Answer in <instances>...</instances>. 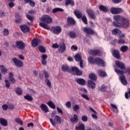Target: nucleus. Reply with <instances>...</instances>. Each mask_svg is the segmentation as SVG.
Instances as JSON below:
<instances>
[{"label": "nucleus", "mask_w": 130, "mask_h": 130, "mask_svg": "<svg viewBox=\"0 0 130 130\" xmlns=\"http://www.w3.org/2000/svg\"><path fill=\"white\" fill-rule=\"evenodd\" d=\"M24 99L26 100H27V101H33V98L32 96L30 95L29 94H26L24 96Z\"/></svg>", "instance_id": "c9c22d12"}, {"label": "nucleus", "mask_w": 130, "mask_h": 130, "mask_svg": "<svg viewBox=\"0 0 130 130\" xmlns=\"http://www.w3.org/2000/svg\"><path fill=\"white\" fill-rule=\"evenodd\" d=\"M0 69L2 74H4V75L8 73V70H7L6 68H5V66H4V65L0 66Z\"/></svg>", "instance_id": "2f4dec72"}, {"label": "nucleus", "mask_w": 130, "mask_h": 130, "mask_svg": "<svg viewBox=\"0 0 130 130\" xmlns=\"http://www.w3.org/2000/svg\"><path fill=\"white\" fill-rule=\"evenodd\" d=\"M40 40L38 39H35L31 42V45L33 47H36L39 44Z\"/></svg>", "instance_id": "412c9836"}, {"label": "nucleus", "mask_w": 130, "mask_h": 130, "mask_svg": "<svg viewBox=\"0 0 130 130\" xmlns=\"http://www.w3.org/2000/svg\"><path fill=\"white\" fill-rule=\"evenodd\" d=\"M75 81L77 84H79V85H81L82 86H84V85L86 84V81L82 78L76 79H75Z\"/></svg>", "instance_id": "a211bd4d"}, {"label": "nucleus", "mask_w": 130, "mask_h": 130, "mask_svg": "<svg viewBox=\"0 0 130 130\" xmlns=\"http://www.w3.org/2000/svg\"><path fill=\"white\" fill-rule=\"evenodd\" d=\"M39 50L42 53H44V52H45V51H46V50L45 49V48H44V47H43V46L39 47Z\"/></svg>", "instance_id": "de8ad7c7"}, {"label": "nucleus", "mask_w": 130, "mask_h": 130, "mask_svg": "<svg viewBox=\"0 0 130 130\" xmlns=\"http://www.w3.org/2000/svg\"><path fill=\"white\" fill-rule=\"evenodd\" d=\"M83 30L86 34H94L95 33V31L89 27H84Z\"/></svg>", "instance_id": "2eb2a0df"}, {"label": "nucleus", "mask_w": 130, "mask_h": 130, "mask_svg": "<svg viewBox=\"0 0 130 130\" xmlns=\"http://www.w3.org/2000/svg\"><path fill=\"white\" fill-rule=\"evenodd\" d=\"M16 46L18 49H20L21 50H23L24 48L25 47V45L24 42L22 41H18L16 43Z\"/></svg>", "instance_id": "1a4fd4ad"}, {"label": "nucleus", "mask_w": 130, "mask_h": 130, "mask_svg": "<svg viewBox=\"0 0 130 130\" xmlns=\"http://www.w3.org/2000/svg\"><path fill=\"white\" fill-rule=\"evenodd\" d=\"M20 28L23 33H27V32H29V31H30V28L26 25H21Z\"/></svg>", "instance_id": "dca6fc26"}, {"label": "nucleus", "mask_w": 130, "mask_h": 130, "mask_svg": "<svg viewBox=\"0 0 130 130\" xmlns=\"http://www.w3.org/2000/svg\"><path fill=\"white\" fill-rule=\"evenodd\" d=\"M2 108H3V110H7V109H8V108H9V107L8 106V105L5 104V105H3L2 106Z\"/></svg>", "instance_id": "052dcab7"}, {"label": "nucleus", "mask_w": 130, "mask_h": 130, "mask_svg": "<svg viewBox=\"0 0 130 130\" xmlns=\"http://www.w3.org/2000/svg\"><path fill=\"white\" fill-rule=\"evenodd\" d=\"M107 87L105 85H102L101 87L99 88V91H102V92H105L106 91Z\"/></svg>", "instance_id": "a18cd8bd"}, {"label": "nucleus", "mask_w": 130, "mask_h": 130, "mask_svg": "<svg viewBox=\"0 0 130 130\" xmlns=\"http://www.w3.org/2000/svg\"><path fill=\"white\" fill-rule=\"evenodd\" d=\"M81 96L82 97H83V98H84V99H85V100H87V101H89V100H90V99L89 98V97H88V95H87L86 94H82Z\"/></svg>", "instance_id": "6e6d98bb"}, {"label": "nucleus", "mask_w": 130, "mask_h": 130, "mask_svg": "<svg viewBox=\"0 0 130 130\" xmlns=\"http://www.w3.org/2000/svg\"><path fill=\"white\" fill-rule=\"evenodd\" d=\"M89 79H90V80H92L93 81H96V80H97V77H96V75H95V74H90L89 76Z\"/></svg>", "instance_id": "a19ab883"}, {"label": "nucleus", "mask_w": 130, "mask_h": 130, "mask_svg": "<svg viewBox=\"0 0 130 130\" xmlns=\"http://www.w3.org/2000/svg\"><path fill=\"white\" fill-rule=\"evenodd\" d=\"M88 61L90 63H97L100 67H104L105 66V62L100 58L94 59L92 57H89L88 58Z\"/></svg>", "instance_id": "7ed1b4c3"}, {"label": "nucleus", "mask_w": 130, "mask_h": 130, "mask_svg": "<svg viewBox=\"0 0 130 130\" xmlns=\"http://www.w3.org/2000/svg\"><path fill=\"white\" fill-rule=\"evenodd\" d=\"M89 53L91 55H101V52L99 50H90Z\"/></svg>", "instance_id": "f3484780"}, {"label": "nucleus", "mask_w": 130, "mask_h": 130, "mask_svg": "<svg viewBox=\"0 0 130 130\" xmlns=\"http://www.w3.org/2000/svg\"><path fill=\"white\" fill-rule=\"evenodd\" d=\"M111 107H112L113 112H115V113H118V109L117 108V106H116V105L114 104H111Z\"/></svg>", "instance_id": "a878e982"}, {"label": "nucleus", "mask_w": 130, "mask_h": 130, "mask_svg": "<svg viewBox=\"0 0 130 130\" xmlns=\"http://www.w3.org/2000/svg\"><path fill=\"white\" fill-rule=\"evenodd\" d=\"M99 9L101 11H102L103 12H108L109 11L108 8L103 5H101L99 7Z\"/></svg>", "instance_id": "7c9ffc66"}, {"label": "nucleus", "mask_w": 130, "mask_h": 130, "mask_svg": "<svg viewBox=\"0 0 130 130\" xmlns=\"http://www.w3.org/2000/svg\"><path fill=\"white\" fill-rule=\"evenodd\" d=\"M122 9L121 8H113L111 9V12L112 14H120L122 13Z\"/></svg>", "instance_id": "4468645a"}, {"label": "nucleus", "mask_w": 130, "mask_h": 130, "mask_svg": "<svg viewBox=\"0 0 130 130\" xmlns=\"http://www.w3.org/2000/svg\"><path fill=\"white\" fill-rule=\"evenodd\" d=\"M13 61L15 63L16 67H18L19 68H21V67H23V62L16 58H13Z\"/></svg>", "instance_id": "9d476101"}, {"label": "nucleus", "mask_w": 130, "mask_h": 130, "mask_svg": "<svg viewBox=\"0 0 130 130\" xmlns=\"http://www.w3.org/2000/svg\"><path fill=\"white\" fill-rule=\"evenodd\" d=\"M87 85L88 87L91 89H95L96 88V84L92 80H88L87 81Z\"/></svg>", "instance_id": "6ab92c4d"}, {"label": "nucleus", "mask_w": 130, "mask_h": 130, "mask_svg": "<svg viewBox=\"0 0 130 130\" xmlns=\"http://www.w3.org/2000/svg\"><path fill=\"white\" fill-rule=\"evenodd\" d=\"M65 105L67 108H71L72 107V103L70 101H68L66 103Z\"/></svg>", "instance_id": "864d4df0"}, {"label": "nucleus", "mask_w": 130, "mask_h": 130, "mask_svg": "<svg viewBox=\"0 0 130 130\" xmlns=\"http://www.w3.org/2000/svg\"><path fill=\"white\" fill-rule=\"evenodd\" d=\"M62 71L63 72H69L70 73L71 69H69V66L67 65H63L62 66Z\"/></svg>", "instance_id": "f704fd0d"}, {"label": "nucleus", "mask_w": 130, "mask_h": 130, "mask_svg": "<svg viewBox=\"0 0 130 130\" xmlns=\"http://www.w3.org/2000/svg\"><path fill=\"white\" fill-rule=\"evenodd\" d=\"M128 49V47L126 46H122L120 48V50L122 52H125V51H127Z\"/></svg>", "instance_id": "37998d69"}, {"label": "nucleus", "mask_w": 130, "mask_h": 130, "mask_svg": "<svg viewBox=\"0 0 130 130\" xmlns=\"http://www.w3.org/2000/svg\"><path fill=\"white\" fill-rule=\"evenodd\" d=\"M63 11H64L63 9L61 8H56L53 9L52 13H57V12H63Z\"/></svg>", "instance_id": "79ce46f5"}, {"label": "nucleus", "mask_w": 130, "mask_h": 130, "mask_svg": "<svg viewBox=\"0 0 130 130\" xmlns=\"http://www.w3.org/2000/svg\"><path fill=\"white\" fill-rule=\"evenodd\" d=\"M121 23L122 24V25L121 26H119V27H123V28H127V27L129 26V20L124 18Z\"/></svg>", "instance_id": "0eeeda50"}, {"label": "nucleus", "mask_w": 130, "mask_h": 130, "mask_svg": "<svg viewBox=\"0 0 130 130\" xmlns=\"http://www.w3.org/2000/svg\"><path fill=\"white\" fill-rule=\"evenodd\" d=\"M79 120V118L78 117V115H74V118H72L71 119V122H78Z\"/></svg>", "instance_id": "e433bc0d"}, {"label": "nucleus", "mask_w": 130, "mask_h": 130, "mask_svg": "<svg viewBox=\"0 0 130 130\" xmlns=\"http://www.w3.org/2000/svg\"><path fill=\"white\" fill-rule=\"evenodd\" d=\"M76 130H85V125L83 124H80L79 125L76 126Z\"/></svg>", "instance_id": "bb28decb"}, {"label": "nucleus", "mask_w": 130, "mask_h": 130, "mask_svg": "<svg viewBox=\"0 0 130 130\" xmlns=\"http://www.w3.org/2000/svg\"><path fill=\"white\" fill-rule=\"evenodd\" d=\"M98 74L99 76H100V77H104L107 76V74H106L105 71H103V70H99Z\"/></svg>", "instance_id": "c756f323"}, {"label": "nucleus", "mask_w": 130, "mask_h": 130, "mask_svg": "<svg viewBox=\"0 0 130 130\" xmlns=\"http://www.w3.org/2000/svg\"><path fill=\"white\" fill-rule=\"evenodd\" d=\"M69 36L71 38L74 39L76 37H77V35L76 34V32H75L74 31H71L70 32H69Z\"/></svg>", "instance_id": "58836bf2"}, {"label": "nucleus", "mask_w": 130, "mask_h": 130, "mask_svg": "<svg viewBox=\"0 0 130 130\" xmlns=\"http://www.w3.org/2000/svg\"><path fill=\"white\" fill-rule=\"evenodd\" d=\"M58 48L59 52L60 53H63V52H64V51H66V44H64V43H60L59 44Z\"/></svg>", "instance_id": "9b49d317"}, {"label": "nucleus", "mask_w": 130, "mask_h": 130, "mask_svg": "<svg viewBox=\"0 0 130 130\" xmlns=\"http://www.w3.org/2000/svg\"><path fill=\"white\" fill-rule=\"evenodd\" d=\"M9 79L11 82H12V84H15L16 83V80L13 77V73H9Z\"/></svg>", "instance_id": "473e14b6"}, {"label": "nucleus", "mask_w": 130, "mask_h": 130, "mask_svg": "<svg viewBox=\"0 0 130 130\" xmlns=\"http://www.w3.org/2000/svg\"><path fill=\"white\" fill-rule=\"evenodd\" d=\"M72 50H78V47L75 46V45H73L71 47Z\"/></svg>", "instance_id": "338daca9"}, {"label": "nucleus", "mask_w": 130, "mask_h": 130, "mask_svg": "<svg viewBox=\"0 0 130 130\" xmlns=\"http://www.w3.org/2000/svg\"><path fill=\"white\" fill-rule=\"evenodd\" d=\"M70 73L73 74V75H76V76H81L82 75V72L79 69L76 67H73L70 69Z\"/></svg>", "instance_id": "39448f33"}, {"label": "nucleus", "mask_w": 130, "mask_h": 130, "mask_svg": "<svg viewBox=\"0 0 130 130\" xmlns=\"http://www.w3.org/2000/svg\"><path fill=\"white\" fill-rule=\"evenodd\" d=\"M44 74L45 75V78H49V76H50V74L48 72H47L46 71H44Z\"/></svg>", "instance_id": "13d9d810"}, {"label": "nucleus", "mask_w": 130, "mask_h": 130, "mask_svg": "<svg viewBox=\"0 0 130 130\" xmlns=\"http://www.w3.org/2000/svg\"><path fill=\"white\" fill-rule=\"evenodd\" d=\"M0 123L3 126H7L8 125V121L4 118H0Z\"/></svg>", "instance_id": "cd10ccee"}, {"label": "nucleus", "mask_w": 130, "mask_h": 130, "mask_svg": "<svg viewBox=\"0 0 130 130\" xmlns=\"http://www.w3.org/2000/svg\"><path fill=\"white\" fill-rule=\"evenodd\" d=\"M67 22L69 25H75V23H76L74 18L72 17H68L67 19Z\"/></svg>", "instance_id": "393cba45"}, {"label": "nucleus", "mask_w": 130, "mask_h": 130, "mask_svg": "<svg viewBox=\"0 0 130 130\" xmlns=\"http://www.w3.org/2000/svg\"><path fill=\"white\" fill-rule=\"evenodd\" d=\"M15 92L17 95H22V89H21L20 87L17 88Z\"/></svg>", "instance_id": "c03bdc74"}, {"label": "nucleus", "mask_w": 130, "mask_h": 130, "mask_svg": "<svg viewBox=\"0 0 130 130\" xmlns=\"http://www.w3.org/2000/svg\"><path fill=\"white\" fill-rule=\"evenodd\" d=\"M47 104L49 106V107L52 108V109H55V105H54L52 102L49 101L47 103Z\"/></svg>", "instance_id": "4c0bfd02"}, {"label": "nucleus", "mask_w": 130, "mask_h": 130, "mask_svg": "<svg viewBox=\"0 0 130 130\" xmlns=\"http://www.w3.org/2000/svg\"><path fill=\"white\" fill-rule=\"evenodd\" d=\"M86 13L88 14V16L91 19H96V16H95V13H94V11L91 9H87L86 10Z\"/></svg>", "instance_id": "f8f14e48"}, {"label": "nucleus", "mask_w": 130, "mask_h": 130, "mask_svg": "<svg viewBox=\"0 0 130 130\" xmlns=\"http://www.w3.org/2000/svg\"><path fill=\"white\" fill-rule=\"evenodd\" d=\"M9 30L7 28H5L3 30V34L4 36H8L9 35Z\"/></svg>", "instance_id": "8fccbe9b"}, {"label": "nucleus", "mask_w": 130, "mask_h": 130, "mask_svg": "<svg viewBox=\"0 0 130 130\" xmlns=\"http://www.w3.org/2000/svg\"><path fill=\"white\" fill-rule=\"evenodd\" d=\"M15 122H17L18 124H20V125H23V121L19 118H16L15 119Z\"/></svg>", "instance_id": "ea45409f"}, {"label": "nucleus", "mask_w": 130, "mask_h": 130, "mask_svg": "<svg viewBox=\"0 0 130 130\" xmlns=\"http://www.w3.org/2000/svg\"><path fill=\"white\" fill-rule=\"evenodd\" d=\"M116 66L117 67V68H119V69H120L121 70H123L125 68V67L124 66V64L119 61H116Z\"/></svg>", "instance_id": "aec40b11"}, {"label": "nucleus", "mask_w": 130, "mask_h": 130, "mask_svg": "<svg viewBox=\"0 0 130 130\" xmlns=\"http://www.w3.org/2000/svg\"><path fill=\"white\" fill-rule=\"evenodd\" d=\"M114 20L115 21L113 22V25L114 27H120L122 26V22L124 20V17H122L119 15H115L113 17Z\"/></svg>", "instance_id": "f03ea898"}, {"label": "nucleus", "mask_w": 130, "mask_h": 130, "mask_svg": "<svg viewBox=\"0 0 130 130\" xmlns=\"http://www.w3.org/2000/svg\"><path fill=\"white\" fill-rule=\"evenodd\" d=\"M81 119L82 121H84V122H86L88 120V117L86 116H83L82 117Z\"/></svg>", "instance_id": "bf43d9fd"}, {"label": "nucleus", "mask_w": 130, "mask_h": 130, "mask_svg": "<svg viewBox=\"0 0 130 130\" xmlns=\"http://www.w3.org/2000/svg\"><path fill=\"white\" fill-rule=\"evenodd\" d=\"M42 60H46L47 58V55L46 54H43L42 55Z\"/></svg>", "instance_id": "e2e57ef3"}, {"label": "nucleus", "mask_w": 130, "mask_h": 130, "mask_svg": "<svg viewBox=\"0 0 130 130\" xmlns=\"http://www.w3.org/2000/svg\"><path fill=\"white\" fill-rule=\"evenodd\" d=\"M49 119L53 126H55L57 122L58 123H61V118L59 116H55L54 117V120L52 118H50Z\"/></svg>", "instance_id": "20e7f679"}, {"label": "nucleus", "mask_w": 130, "mask_h": 130, "mask_svg": "<svg viewBox=\"0 0 130 130\" xmlns=\"http://www.w3.org/2000/svg\"><path fill=\"white\" fill-rule=\"evenodd\" d=\"M26 18H27L28 19V20H29L30 21H32V20H33V19H34V18L29 15H26Z\"/></svg>", "instance_id": "69168bd1"}, {"label": "nucleus", "mask_w": 130, "mask_h": 130, "mask_svg": "<svg viewBox=\"0 0 130 130\" xmlns=\"http://www.w3.org/2000/svg\"><path fill=\"white\" fill-rule=\"evenodd\" d=\"M113 55L114 57L116 58H119L120 57V56L119 55V52H118L117 50H115L113 51Z\"/></svg>", "instance_id": "72a5a7b5"}, {"label": "nucleus", "mask_w": 130, "mask_h": 130, "mask_svg": "<svg viewBox=\"0 0 130 130\" xmlns=\"http://www.w3.org/2000/svg\"><path fill=\"white\" fill-rule=\"evenodd\" d=\"M79 90L81 91V92H82L83 93H85L86 94L88 93V91L87 90V89L84 87H80L79 88Z\"/></svg>", "instance_id": "3c124183"}, {"label": "nucleus", "mask_w": 130, "mask_h": 130, "mask_svg": "<svg viewBox=\"0 0 130 130\" xmlns=\"http://www.w3.org/2000/svg\"><path fill=\"white\" fill-rule=\"evenodd\" d=\"M41 21L43 22H40L39 25L44 29L50 30V26L47 24H50L52 22V18L48 15H44L41 18Z\"/></svg>", "instance_id": "f257e3e1"}, {"label": "nucleus", "mask_w": 130, "mask_h": 130, "mask_svg": "<svg viewBox=\"0 0 130 130\" xmlns=\"http://www.w3.org/2000/svg\"><path fill=\"white\" fill-rule=\"evenodd\" d=\"M112 34H114V35H121V31L120 30L117 29V28H115L112 30Z\"/></svg>", "instance_id": "b1692460"}, {"label": "nucleus", "mask_w": 130, "mask_h": 130, "mask_svg": "<svg viewBox=\"0 0 130 130\" xmlns=\"http://www.w3.org/2000/svg\"><path fill=\"white\" fill-rule=\"evenodd\" d=\"M45 83L47 84V85L49 87V88H51V82L49 81L48 79H46L45 80Z\"/></svg>", "instance_id": "603ef678"}, {"label": "nucleus", "mask_w": 130, "mask_h": 130, "mask_svg": "<svg viewBox=\"0 0 130 130\" xmlns=\"http://www.w3.org/2000/svg\"><path fill=\"white\" fill-rule=\"evenodd\" d=\"M51 30L53 31L54 34H59V33L61 32V27L58 26L56 27H52Z\"/></svg>", "instance_id": "ddd939ff"}, {"label": "nucleus", "mask_w": 130, "mask_h": 130, "mask_svg": "<svg viewBox=\"0 0 130 130\" xmlns=\"http://www.w3.org/2000/svg\"><path fill=\"white\" fill-rule=\"evenodd\" d=\"M81 19L84 23L88 24V22L87 21V17H86L85 16H82Z\"/></svg>", "instance_id": "5fc2aeb1"}, {"label": "nucleus", "mask_w": 130, "mask_h": 130, "mask_svg": "<svg viewBox=\"0 0 130 130\" xmlns=\"http://www.w3.org/2000/svg\"><path fill=\"white\" fill-rule=\"evenodd\" d=\"M9 8H14L15 7V3L14 2H10L9 3Z\"/></svg>", "instance_id": "680f3d73"}, {"label": "nucleus", "mask_w": 130, "mask_h": 130, "mask_svg": "<svg viewBox=\"0 0 130 130\" xmlns=\"http://www.w3.org/2000/svg\"><path fill=\"white\" fill-rule=\"evenodd\" d=\"M125 37V35L124 34H122L121 35L119 36V39L118 40V43L120 45L124 44L126 43L125 40L123 39Z\"/></svg>", "instance_id": "6e6552de"}, {"label": "nucleus", "mask_w": 130, "mask_h": 130, "mask_svg": "<svg viewBox=\"0 0 130 130\" xmlns=\"http://www.w3.org/2000/svg\"><path fill=\"white\" fill-rule=\"evenodd\" d=\"M41 109L42 111H44V112L47 113L49 110H48V107L44 104H42L40 106Z\"/></svg>", "instance_id": "5701e85b"}, {"label": "nucleus", "mask_w": 130, "mask_h": 130, "mask_svg": "<svg viewBox=\"0 0 130 130\" xmlns=\"http://www.w3.org/2000/svg\"><path fill=\"white\" fill-rule=\"evenodd\" d=\"M29 5L30 7H35V3H34V1L32 0L30 1V2L29 3Z\"/></svg>", "instance_id": "0e129e2a"}, {"label": "nucleus", "mask_w": 130, "mask_h": 130, "mask_svg": "<svg viewBox=\"0 0 130 130\" xmlns=\"http://www.w3.org/2000/svg\"><path fill=\"white\" fill-rule=\"evenodd\" d=\"M5 87H6V88H10V82H9V80H5Z\"/></svg>", "instance_id": "4d7b16f0"}, {"label": "nucleus", "mask_w": 130, "mask_h": 130, "mask_svg": "<svg viewBox=\"0 0 130 130\" xmlns=\"http://www.w3.org/2000/svg\"><path fill=\"white\" fill-rule=\"evenodd\" d=\"M73 109L74 111L77 112L80 109V107L78 105H74L73 106Z\"/></svg>", "instance_id": "49530a36"}, {"label": "nucleus", "mask_w": 130, "mask_h": 130, "mask_svg": "<svg viewBox=\"0 0 130 130\" xmlns=\"http://www.w3.org/2000/svg\"><path fill=\"white\" fill-rule=\"evenodd\" d=\"M15 18H16V20H15L16 23H21V21L22 19H21V16H20V15H19V13L15 14Z\"/></svg>", "instance_id": "c85d7f7f"}, {"label": "nucleus", "mask_w": 130, "mask_h": 130, "mask_svg": "<svg viewBox=\"0 0 130 130\" xmlns=\"http://www.w3.org/2000/svg\"><path fill=\"white\" fill-rule=\"evenodd\" d=\"M66 6H69V5H74V1L72 0H66L65 2Z\"/></svg>", "instance_id": "09e8293b"}, {"label": "nucleus", "mask_w": 130, "mask_h": 130, "mask_svg": "<svg viewBox=\"0 0 130 130\" xmlns=\"http://www.w3.org/2000/svg\"><path fill=\"white\" fill-rule=\"evenodd\" d=\"M74 13L77 19H81V18H82V12H81V11L76 10L74 11Z\"/></svg>", "instance_id": "4be33fe9"}, {"label": "nucleus", "mask_w": 130, "mask_h": 130, "mask_svg": "<svg viewBox=\"0 0 130 130\" xmlns=\"http://www.w3.org/2000/svg\"><path fill=\"white\" fill-rule=\"evenodd\" d=\"M59 47V45H57V44H53L52 45L53 48H58Z\"/></svg>", "instance_id": "774afa93"}, {"label": "nucleus", "mask_w": 130, "mask_h": 130, "mask_svg": "<svg viewBox=\"0 0 130 130\" xmlns=\"http://www.w3.org/2000/svg\"><path fill=\"white\" fill-rule=\"evenodd\" d=\"M75 59L76 61L80 62V66L81 69H84V66H83V60H82V57L79 54H77L75 56Z\"/></svg>", "instance_id": "423d86ee"}]
</instances>
